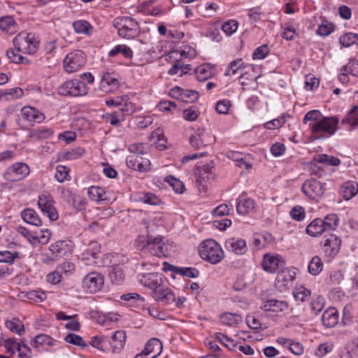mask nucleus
Returning a JSON list of instances; mask_svg holds the SVG:
<instances>
[{
  "instance_id": "obj_39",
  "label": "nucleus",
  "mask_w": 358,
  "mask_h": 358,
  "mask_svg": "<svg viewBox=\"0 0 358 358\" xmlns=\"http://www.w3.org/2000/svg\"><path fill=\"white\" fill-rule=\"evenodd\" d=\"M53 134V131L50 128H41L32 130L29 134V138L34 140H41L48 138Z\"/></svg>"
},
{
  "instance_id": "obj_38",
  "label": "nucleus",
  "mask_w": 358,
  "mask_h": 358,
  "mask_svg": "<svg viewBox=\"0 0 358 358\" xmlns=\"http://www.w3.org/2000/svg\"><path fill=\"white\" fill-rule=\"evenodd\" d=\"M22 296L27 298L34 303H41L46 299V294L40 290H30L25 293H22Z\"/></svg>"
},
{
  "instance_id": "obj_32",
  "label": "nucleus",
  "mask_w": 358,
  "mask_h": 358,
  "mask_svg": "<svg viewBox=\"0 0 358 358\" xmlns=\"http://www.w3.org/2000/svg\"><path fill=\"white\" fill-rule=\"evenodd\" d=\"M341 124L348 126V129L358 126V106H355L349 111L347 116L342 120Z\"/></svg>"
},
{
  "instance_id": "obj_63",
  "label": "nucleus",
  "mask_w": 358,
  "mask_h": 358,
  "mask_svg": "<svg viewBox=\"0 0 358 358\" xmlns=\"http://www.w3.org/2000/svg\"><path fill=\"white\" fill-rule=\"evenodd\" d=\"M334 30L332 24L327 22H322L317 29V34L322 36H327L329 35Z\"/></svg>"
},
{
  "instance_id": "obj_33",
  "label": "nucleus",
  "mask_w": 358,
  "mask_h": 358,
  "mask_svg": "<svg viewBox=\"0 0 358 358\" xmlns=\"http://www.w3.org/2000/svg\"><path fill=\"white\" fill-rule=\"evenodd\" d=\"M17 24L12 16L6 15L0 18V29L13 33L16 31Z\"/></svg>"
},
{
  "instance_id": "obj_59",
  "label": "nucleus",
  "mask_w": 358,
  "mask_h": 358,
  "mask_svg": "<svg viewBox=\"0 0 358 358\" xmlns=\"http://www.w3.org/2000/svg\"><path fill=\"white\" fill-rule=\"evenodd\" d=\"M324 299L322 296L317 295L313 298L311 301L310 306L313 312L315 314L319 313L324 308Z\"/></svg>"
},
{
  "instance_id": "obj_53",
  "label": "nucleus",
  "mask_w": 358,
  "mask_h": 358,
  "mask_svg": "<svg viewBox=\"0 0 358 358\" xmlns=\"http://www.w3.org/2000/svg\"><path fill=\"white\" fill-rule=\"evenodd\" d=\"M139 200L145 203L152 206H157L161 203L160 199L155 194L150 192L143 194L139 197Z\"/></svg>"
},
{
  "instance_id": "obj_35",
  "label": "nucleus",
  "mask_w": 358,
  "mask_h": 358,
  "mask_svg": "<svg viewBox=\"0 0 358 358\" xmlns=\"http://www.w3.org/2000/svg\"><path fill=\"white\" fill-rule=\"evenodd\" d=\"M311 294V291L306 287L299 285L296 286L293 290V296L296 301L304 302L307 301Z\"/></svg>"
},
{
  "instance_id": "obj_6",
  "label": "nucleus",
  "mask_w": 358,
  "mask_h": 358,
  "mask_svg": "<svg viewBox=\"0 0 358 358\" xmlns=\"http://www.w3.org/2000/svg\"><path fill=\"white\" fill-rule=\"evenodd\" d=\"M339 120L337 117H322L318 122L310 124L312 133L317 138L321 137L320 134L325 133L329 136L334 134L338 129Z\"/></svg>"
},
{
  "instance_id": "obj_57",
  "label": "nucleus",
  "mask_w": 358,
  "mask_h": 358,
  "mask_svg": "<svg viewBox=\"0 0 358 358\" xmlns=\"http://www.w3.org/2000/svg\"><path fill=\"white\" fill-rule=\"evenodd\" d=\"M69 169L67 167L58 165L56 168L55 179L59 182H63L65 180H69Z\"/></svg>"
},
{
  "instance_id": "obj_7",
  "label": "nucleus",
  "mask_w": 358,
  "mask_h": 358,
  "mask_svg": "<svg viewBox=\"0 0 358 358\" xmlns=\"http://www.w3.org/2000/svg\"><path fill=\"white\" fill-rule=\"evenodd\" d=\"M86 63L85 55L80 50L68 53L63 61V67L66 73H71L80 70Z\"/></svg>"
},
{
  "instance_id": "obj_24",
  "label": "nucleus",
  "mask_w": 358,
  "mask_h": 358,
  "mask_svg": "<svg viewBox=\"0 0 358 358\" xmlns=\"http://www.w3.org/2000/svg\"><path fill=\"white\" fill-rule=\"evenodd\" d=\"M288 306V303L285 301L268 299L264 303L262 308L265 311L278 313L287 310Z\"/></svg>"
},
{
  "instance_id": "obj_31",
  "label": "nucleus",
  "mask_w": 358,
  "mask_h": 358,
  "mask_svg": "<svg viewBox=\"0 0 358 358\" xmlns=\"http://www.w3.org/2000/svg\"><path fill=\"white\" fill-rule=\"evenodd\" d=\"M246 68V66L244 65V62L241 59H237L236 60L232 61L229 66L227 67L224 76H234L236 75L238 71H241V73L242 72H245L244 70Z\"/></svg>"
},
{
  "instance_id": "obj_42",
  "label": "nucleus",
  "mask_w": 358,
  "mask_h": 358,
  "mask_svg": "<svg viewBox=\"0 0 358 358\" xmlns=\"http://www.w3.org/2000/svg\"><path fill=\"white\" fill-rule=\"evenodd\" d=\"M100 245L96 241H91L83 254V259H90V256L93 259H96L97 255L100 252Z\"/></svg>"
},
{
  "instance_id": "obj_61",
  "label": "nucleus",
  "mask_w": 358,
  "mask_h": 358,
  "mask_svg": "<svg viewBox=\"0 0 358 358\" xmlns=\"http://www.w3.org/2000/svg\"><path fill=\"white\" fill-rule=\"evenodd\" d=\"M199 97L198 92L184 89L183 93L182 94V101L192 103L197 101Z\"/></svg>"
},
{
  "instance_id": "obj_22",
  "label": "nucleus",
  "mask_w": 358,
  "mask_h": 358,
  "mask_svg": "<svg viewBox=\"0 0 358 358\" xmlns=\"http://www.w3.org/2000/svg\"><path fill=\"white\" fill-rule=\"evenodd\" d=\"M21 114L22 117L29 122L39 123L45 119L43 113L30 106L23 107L21 110Z\"/></svg>"
},
{
  "instance_id": "obj_14",
  "label": "nucleus",
  "mask_w": 358,
  "mask_h": 358,
  "mask_svg": "<svg viewBox=\"0 0 358 358\" xmlns=\"http://www.w3.org/2000/svg\"><path fill=\"white\" fill-rule=\"evenodd\" d=\"M140 284L152 291L163 283L162 275L159 273H141L138 275Z\"/></svg>"
},
{
  "instance_id": "obj_18",
  "label": "nucleus",
  "mask_w": 358,
  "mask_h": 358,
  "mask_svg": "<svg viewBox=\"0 0 358 358\" xmlns=\"http://www.w3.org/2000/svg\"><path fill=\"white\" fill-rule=\"evenodd\" d=\"M225 249L237 255H244L248 251L246 242L244 239L230 238L225 241Z\"/></svg>"
},
{
  "instance_id": "obj_54",
  "label": "nucleus",
  "mask_w": 358,
  "mask_h": 358,
  "mask_svg": "<svg viewBox=\"0 0 358 358\" xmlns=\"http://www.w3.org/2000/svg\"><path fill=\"white\" fill-rule=\"evenodd\" d=\"M238 25V24L236 20H230L224 22L221 29L226 35L231 36L237 30Z\"/></svg>"
},
{
  "instance_id": "obj_4",
  "label": "nucleus",
  "mask_w": 358,
  "mask_h": 358,
  "mask_svg": "<svg viewBox=\"0 0 358 358\" xmlns=\"http://www.w3.org/2000/svg\"><path fill=\"white\" fill-rule=\"evenodd\" d=\"M13 45L22 54H34L38 49V41L31 33L18 34L13 39Z\"/></svg>"
},
{
  "instance_id": "obj_1",
  "label": "nucleus",
  "mask_w": 358,
  "mask_h": 358,
  "mask_svg": "<svg viewBox=\"0 0 358 358\" xmlns=\"http://www.w3.org/2000/svg\"><path fill=\"white\" fill-rule=\"evenodd\" d=\"M142 224L146 229L147 235H139L136 238L135 241L136 248L158 257L168 256L169 255V245L164 241L163 236H158L154 237L150 235L153 229H150V220H142Z\"/></svg>"
},
{
  "instance_id": "obj_2",
  "label": "nucleus",
  "mask_w": 358,
  "mask_h": 358,
  "mask_svg": "<svg viewBox=\"0 0 358 358\" xmlns=\"http://www.w3.org/2000/svg\"><path fill=\"white\" fill-rule=\"evenodd\" d=\"M200 257L212 264L219 263L224 258V252L221 246L214 240L203 241L199 248Z\"/></svg>"
},
{
  "instance_id": "obj_8",
  "label": "nucleus",
  "mask_w": 358,
  "mask_h": 358,
  "mask_svg": "<svg viewBox=\"0 0 358 358\" xmlns=\"http://www.w3.org/2000/svg\"><path fill=\"white\" fill-rule=\"evenodd\" d=\"M303 194L309 199L317 201L324 193V184L321 183L315 179L307 180L301 187Z\"/></svg>"
},
{
  "instance_id": "obj_34",
  "label": "nucleus",
  "mask_w": 358,
  "mask_h": 358,
  "mask_svg": "<svg viewBox=\"0 0 358 358\" xmlns=\"http://www.w3.org/2000/svg\"><path fill=\"white\" fill-rule=\"evenodd\" d=\"M313 163H321V164H325L327 165H331V166H338L340 164L341 161L338 158L334 157L331 155H328L326 154H320L318 155H316L313 159Z\"/></svg>"
},
{
  "instance_id": "obj_58",
  "label": "nucleus",
  "mask_w": 358,
  "mask_h": 358,
  "mask_svg": "<svg viewBox=\"0 0 358 358\" xmlns=\"http://www.w3.org/2000/svg\"><path fill=\"white\" fill-rule=\"evenodd\" d=\"M122 98L125 99H124V101H121V105L118 106L120 110L127 115L134 113L135 110L134 105L131 102L129 101L128 96L124 95L122 96Z\"/></svg>"
},
{
  "instance_id": "obj_9",
  "label": "nucleus",
  "mask_w": 358,
  "mask_h": 358,
  "mask_svg": "<svg viewBox=\"0 0 358 358\" xmlns=\"http://www.w3.org/2000/svg\"><path fill=\"white\" fill-rule=\"evenodd\" d=\"M30 172L29 166L22 162L13 164L8 167L3 173V178L7 181H18L29 175Z\"/></svg>"
},
{
  "instance_id": "obj_51",
  "label": "nucleus",
  "mask_w": 358,
  "mask_h": 358,
  "mask_svg": "<svg viewBox=\"0 0 358 358\" xmlns=\"http://www.w3.org/2000/svg\"><path fill=\"white\" fill-rule=\"evenodd\" d=\"M129 150L132 155L141 156L148 152L149 147L145 143H134L129 145Z\"/></svg>"
},
{
  "instance_id": "obj_37",
  "label": "nucleus",
  "mask_w": 358,
  "mask_h": 358,
  "mask_svg": "<svg viewBox=\"0 0 358 358\" xmlns=\"http://www.w3.org/2000/svg\"><path fill=\"white\" fill-rule=\"evenodd\" d=\"M5 324L10 331L15 332L18 335H22L24 332L23 323L17 317L6 321Z\"/></svg>"
},
{
  "instance_id": "obj_23",
  "label": "nucleus",
  "mask_w": 358,
  "mask_h": 358,
  "mask_svg": "<svg viewBox=\"0 0 358 358\" xmlns=\"http://www.w3.org/2000/svg\"><path fill=\"white\" fill-rule=\"evenodd\" d=\"M162 348V342L156 338H152L148 341L144 350L146 355L156 358L161 354Z\"/></svg>"
},
{
  "instance_id": "obj_55",
  "label": "nucleus",
  "mask_w": 358,
  "mask_h": 358,
  "mask_svg": "<svg viewBox=\"0 0 358 358\" xmlns=\"http://www.w3.org/2000/svg\"><path fill=\"white\" fill-rule=\"evenodd\" d=\"M64 341L66 343L80 346L83 348L87 346V343L83 341V338L75 334H69L65 336Z\"/></svg>"
},
{
  "instance_id": "obj_56",
  "label": "nucleus",
  "mask_w": 358,
  "mask_h": 358,
  "mask_svg": "<svg viewBox=\"0 0 358 358\" xmlns=\"http://www.w3.org/2000/svg\"><path fill=\"white\" fill-rule=\"evenodd\" d=\"M16 258H19L17 252H11L7 250L0 252V262L12 264Z\"/></svg>"
},
{
  "instance_id": "obj_30",
  "label": "nucleus",
  "mask_w": 358,
  "mask_h": 358,
  "mask_svg": "<svg viewBox=\"0 0 358 358\" xmlns=\"http://www.w3.org/2000/svg\"><path fill=\"white\" fill-rule=\"evenodd\" d=\"M196 79L201 82L210 78L213 75V69L210 64H203L198 66L195 70Z\"/></svg>"
},
{
  "instance_id": "obj_28",
  "label": "nucleus",
  "mask_w": 358,
  "mask_h": 358,
  "mask_svg": "<svg viewBox=\"0 0 358 358\" xmlns=\"http://www.w3.org/2000/svg\"><path fill=\"white\" fill-rule=\"evenodd\" d=\"M358 192V183L353 181L345 182L341 188V193L345 200L353 197Z\"/></svg>"
},
{
  "instance_id": "obj_12",
  "label": "nucleus",
  "mask_w": 358,
  "mask_h": 358,
  "mask_svg": "<svg viewBox=\"0 0 358 358\" xmlns=\"http://www.w3.org/2000/svg\"><path fill=\"white\" fill-rule=\"evenodd\" d=\"M262 267L264 270L268 273H275L283 270L285 261L279 255H265L262 262Z\"/></svg>"
},
{
  "instance_id": "obj_45",
  "label": "nucleus",
  "mask_w": 358,
  "mask_h": 358,
  "mask_svg": "<svg viewBox=\"0 0 358 358\" xmlns=\"http://www.w3.org/2000/svg\"><path fill=\"white\" fill-rule=\"evenodd\" d=\"M119 53H122L126 58L128 59L133 57V52L131 49L125 45H116L109 52L108 55L110 57H115Z\"/></svg>"
},
{
  "instance_id": "obj_13",
  "label": "nucleus",
  "mask_w": 358,
  "mask_h": 358,
  "mask_svg": "<svg viewBox=\"0 0 358 358\" xmlns=\"http://www.w3.org/2000/svg\"><path fill=\"white\" fill-rule=\"evenodd\" d=\"M73 247L74 244L71 240H61L51 244L49 250L52 255L62 257L71 254Z\"/></svg>"
},
{
  "instance_id": "obj_25",
  "label": "nucleus",
  "mask_w": 358,
  "mask_h": 358,
  "mask_svg": "<svg viewBox=\"0 0 358 358\" xmlns=\"http://www.w3.org/2000/svg\"><path fill=\"white\" fill-rule=\"evenodd\" d=\"M327 231L322 219L316 218L313 220L306 227V232L311 236H317Z\"/></svg>"
},
{
  "instance_id": "obj_64",
  "label": "nucleus",
  "mask_w": 358,
  "mask_h": 358,
  "mask_svg": "<svg viewBox=\"0 0 358 358\" xmlns=\"http://www.w3.org/2000/svg\"><path fill=\"white\" fill-rule=\"evenodd\" d=\"M17 351L18 352L17 358H31V349L23 342L19 343Z\"/></svg>"
},
{
  "instance_id": "obj_10",
  "label": "nucleus",
  "mask_w": 358,
  "mask_h": 358,
  "mask_svg": "<svg viewBox=\"0 0 358 358\" xmlns=\"http://www.w3.org/2000/svg\"><path fill=\"white\" fill-rule=\"evenodd\" d=\"M103 285V277L96 272L88 273L83 280V287L89 293H94L100 290Z\"/></svg>"
},
{
  "instance_id": "obj_36",
  "label": "nucleus",
  "mask_w": 358,
  "mask_h": 358,
  "mask_svg": "<svg viewBox=\"0 0 358 358\" xmlns=\"http://www.w3.org/2000/svg\"><path fill=\"white\" fill-rule=\"evenodd\" d=\"M87 193L90 198L94 201L99 202L106 200V192L101 187L91 186L88 188Z\"/></svg>"
},
{
  "instance_id": "obj_16",
  "label": "nucleus",
  "mask_w": 358,
  "mask_h": 358,
  "mask_svg": "<svg viewBox=\"0 0 358 358\" xmlns=\"http://www.w3.org/2000/svg\"><path fill=\"white\" fill-rule=\"evenodd\" d=\"M152 297L157 301L165 304H170L176 301V296L173 292L163 283L152 291Z\"/></svg>"
},
{
  "instance_id": "obj_11",
  "label": "nucleus",
  "mask_w": 358,
  "mask_h": 358,
  "mask_svg": "<svg viewBox=\"0 0 358 358\" xmlns=\"http://www.w3.org/2000/svg\"><path fill=\"white\" fill-rule=\"evenodd\" d=\"M38 205L41 211L48 217L51 221L58 218V213L53 205V200L50 196L41 195L38 197Z\"/></svg>"
},
{
  "instance_id": "obj_40",
  "label": "nucleus",
  "mask_w": 358,
  "mask_h": 358,
  "mask_svg": "<svg viewBox=\"0 0 358 358\" xmlns=\"http://www.w3.org/2000/svg\"><path fill=\"white\" fill-rule=\"evenodd\" d=\"M126 341V334L124 331H117L114 333L111 345L114 350H120L124 345Z\"/></svg>"
},
{
  "instance_id": "obj_17",
  "label": "nucleus",
  "mask_w": 358,
  "mask_h": 358,
  "mask_svg": "<svg viewBox=\"0 0 358 358\" xmlns=\"http://www.w3.org/2000/svg\"><path fill=\"white\" fill-rule=\"evenodd\" d=\"M215 141L213 136H210L204 130L199 131L189 137V143L195 149H201Z\"/></svg>"
},
{
  "instance_id": "obj_49",
  "label": "nucleus",
  "mask_w": 358,
  "mask_h": 358,
  "mask_svg": "<svg viewBox=\"0 0 358 358\" xmlns=\"http://www.w3.org/2000/svg\"><path fill=\"white\" fill-rule=\"evenodd\" d=\"M22 53L18 52L16 50V48H10L6 51L7 57L14 63H25L27 61V59L24 57Z\"/></svg>"
},
{
  "instance_id": "obj_29",
  "label": "nucleus",
  "mask_w": 358,
  "mask_h": 358,
  "mask_svg": "<svg viewBox=\"0 0 358 358\" xmlns=\"http://www.w3.org/2000/svg\"><path fill=\"white\" fill-rule=\"evenodd\" d=\"M221 322L229 327L238 325L243 321L242 316L239 314L226 313L220 316Z\"/></svg>"
},
{
  "instance_id": "obj_26",
  "label": "nucleus",
  "mask_w": 358,
  "mask_h": 358,
  "mask_svg": "<svg viewBox=\"0 0 358 358\" xmlns=\"http://www.w3.org/2000/svg\"><path fill=\"white\" fill-rule=\"evenodd\" d=\"M322 324L329 328L334 327L338 322V314L334 308L326 310L322 316Z\"/></svg>"
},
{
  "instance_id": "obj_60",
  "label": "nucleus",
  "mask_w": 358,
  "mask_h": 358,
  "mask_svg": "<svg viewBox=\"0 0 358 358\" xmlns=\"http://www.w3.org/2000/svg\"><path fill=\"white\" fill-rule=\"evenodd\" d=\"M109 277L113 283L118 284L124 280V274L120 268L115 267L110 272Z\"/></svg>"
},
{
  "instance_id": "obj_15",
  "label": "nucleus",
  "mask_w": 358,
  "mask_h": 358,
  "mask_svg": "<svg viewBox=\"0 0 358 358\" xmlns=\"http://www.w3.org/2000/svg\"><path fill=\"white\" fill-rule=\"evenodd\" d=\"M120 86V82L113 73L106 71L103 73L100 82V89L106 93L112 92Z\"/></svg>"
},
{
  "instance_id": "obj_48",
  "label": "nucleus",
  "mask_w": 358,
  "mask_h": 358,
  "mask_svg": "<svg viewBox=\"0 0 358 358\" xmlns=\"http://www.w3.org/2000/svg\"><path fill=\"white\" fill-rule=\"evenodd\" d=\"M51 236V232L49 229H45L40 231V234L38 235L34 234V239L32 242V245H36V243L46 244L50 241Z\"/></svg>"
},
{
  "instance_id": "obj_50",
  "label": "nucleus",
  "mask_w": 358,
  "mask_h": 358,
  "mask_svg": "<svg viewBox=\"0 0 358 358\" xmlns=\"http://www.w3.org/2000/svg\"><path fill=\"white\" fill-rule=\"evenodd\" d=\"M165 181H166L170 186L172 187L173 189L176 193H182L185 189V185L182 181L179 179L176 178L172 176H169L166 178Z\"/></svg>"
},
{
  "instance_id": "obj_62",
  "label": "nucleus",
  "mask_w": 358,
  "mask_h": 358,
  "mask_svg": "<svg viewBox=\"0 0 358 358\" xmlns=\"http://www.w3.org/2000/svg\"><path fill=\"white\" fill-rule=\"evenodd\" d=\"M293 279V274H292L289 271H287L278 273L275 280L277 284L282 282V285L286 287L288 282L292 281Z\"/></svg>"
},
{
  "instance_id": "obj_41",
  "label": "nucleus",
  "mask_w": 358,
  "mask_h": 358,
  "mask_svg": "<svg viewBox=\"0 0 358 358\" xmlns=\"http://www.w3.org/2000/svg\"><path fill=\"white\" fill-rule=\"evenodd\" d=\"M73 27L76 33L86 35H90L92 29L90 24L83 20L75 21L73 23Z\"/></svg>"
},
{
  "instance_id": "obj_19",
  "label": "nucleus",
  "mask_w": 358,
  "mask_h": 358,
  "mask_svg": "<svg viewBox=\"0 0 358 358\" xmlns=\"http://www.w3.org/2000/svg\"><path fill=\"white\" fill-rule=\"evenodd\" d=\"M214 167L213 162H210L202 166H196L194 175L196 178V182L199 184L213 179V173L212 170Z\"/></svg>"
},
{
  "instance_id": "obj_27",
  "label": "nucleus",
  "mask_w": 358,
  "mask_h": 358,
  "mask_svg": "<svg viewBox=\"0 0 358 358\" xmlns=\"http://www.w3.org/2000/svg\"><path fill=\"white\" fill-rule=\"evenodd\" d=\"M21 217L22 220L29 224L36 227L42 225V220L37 213L31 208H27L22 211Z\"/></svg>"
},
{
  "instance_id": "obj_46",
  "label": "nucleus",
  "mask_w": 358,
  "mask_h": 358,
  "mask_svg": "<svg viewBox=\"0 0 358 358\" xmlns=\"http://www.w3.org/2000/svg\"><path fill=\"white\" fill-rule=\"evenodd\" d=\"M339 42L343 47H350L353 44H358V34L351 32L347 33L340 37Z\"/></svg>"
},
{
  "instance_id": "obj_52",
  "label": "nucleus",
  "mask_w": 358,
  "mask_h": 358,
  "mask_svg": "<svg viewBox=\"0 0 358 358\" xmlns=\"http://www.w3.org/2000/svg\"><path fill=\"white\" fill-rule=\"evenodd\" d=\"M215 338L220 341L224 345L231 350H234L236 348L237 343L222 333H216Z\"/></svg>"
},
{
  "instance_id": "obj_47",
  "label": "nucleus",
  "mask_w": 358,
  "mask_h": 358,
  "mask_svg": "<svg viewBox=\"0 0 358 358\" xmlns=\"http://www.w3.org/2000/svg\"><path fill=\"white\" fill-rule=\"evenodd\" d=\"M338 217L335 214H330L325 217L322 222H324V226L327 228V232H330L335 230L338 225Z\"/></svg>"
},
{
  "instance_id": "obj_5",
  "label": "nucleus",
  "mask_w": 358,
  "mask_h": 358,
  "mask_svg": "<svg viewBox=\"0 0 358 358\" xmlns=\"http://www.w3.org/2000/svg\"><path fill=\"white\" fill-rule=\"evenodd\" d=\"M57 92L61 96H81L87 94L88 87L78 79L69 80L60 85Z\"/></svg>"
},
{
  "instance_id": "obj_44",
  "label": "nucleus",
  "mask_w": 358,
  "mask_h": 358,
  "mask_svg": "<svg viewBox=\"0 0 358 358\" xmlns=\"http://www.w3.org/2000/svg\"><path fill=\"white\" fill-rule=\"evenodd\" d=\"M31 344L35 348H39L40 345L50 346L53 344V339L48 335L39 334L34 337Z\"/></svg>"
},
{
  "instance_id": "obj_20",
  "label": "nucleus",
  "mask_w": 358,
  "mask_h": 358,
  "mask_svg": "<svg viewBox=\"0 0 358 358\" xmlns=\"http://www.w3.org/2000/svg\"><path fill=\"white\" fill-rule=\"evenodd\" d=\"M341 241L334 234H330L324 243V251L329 257L335 256L339 251Z\"/></svg>"
},
{
  "instance_id": "obj_3",
  "label": "nucleus",
  "mask_w": 358,
  "mask_h": 358,
  "mask_svg": "<svg viewBox=\"0 0 358 358\" xmlns=\"http://www.w3.org/2000/svg\"><path fill=\"white\" fill-rule=\"evenodd\" d=\"M113 26L117 29L119 36L124 38H134L140 34L138 23L130 17L115 18L113 20Z\"/></svg>"
},
{
  "instance_id": "obj_43",
  "label": "nucleus",
  "mask_w": 358,
  "mask_h": 358,
  "mask_svg": "<svg viewBox=\"0 0 358 358\" xmlns=\"http://www.w3.org/2000/svg\"><path fill=\"white\" fill-rule=\"evenodd\" d=\"M322 268L323 263L318 256L312 258L308 267V272L313 275L319 274L322 271Z\"/></svg>"
},
{
  "instance_id": "obj_21",
  "label": "nucleus",
  "mask_w": 358,
  "mask_h": 358,
  "mask_svg": "<svg viewBox=\"0 0 358 358\" xmlns=\"http://www.w3.org/2000/svg\"><path fill=\"white\" fill-rule=\"evenodd\" d=\"M255 207V202L253 199L241 195L237 199L236 210L240 215H245L253 210Z\"/></svg>"
}]
</instances>
